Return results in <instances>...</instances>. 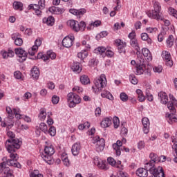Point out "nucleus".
<instances>
[{
    "instance_id": "1",
    "label": "nucleus",
    "mask_w": 177,
    "mask_h": 177,
    "mask_svg": "<svg viewBox=\"0 0 177 177\" xmlns=\"http://www.w3.org/2000/svg\"><path fill=\"white\" fill-rule=\"evenodd\" d=\"M7 136L10 138L6 140V147L7 151L9 153V156L10 159L7 160V162L10 167H15V168H21V165L17 162L19 160V155L16 153V149H20V145L21 142L17 139L15 138V133L12 131H8Z\"/></svg>"
},
{
    "instance_id": "2",
    "label": "nucleus",
    "mask_w": 177,
    "mask_h": 177,
    "mask_svg": "<svg viewBox=\"0 0 177 177\" xmlns=\"http://www.w3.org/2000/svg\"><path fill=\"white\" fill-rule=\"evenodd\" d=\"M156 162L151 160L145 163V169L149 171L150 175L149 177H165L162 167L160 166L156 167Z\"/></svg>"
},
{
    "instance_id": "3",
    "label": "nucleus",
    "mask_w": 177,
    "mask_h": 177,
    "mask_svg": "<svg viewBox=\"0 0 177 177\" xmlns=\"http://www.w3.org/2000/svg\"><path fill=\"white\" fill-rule=\"evenodd\" d=\"M153 10L147 12V15L149 19H153L159 21V20H164V16L161 13V4L158 1H154L153 3Z\"/></svg>"
},
{
    "instance_id": "4",
    "label": "nucleus",
    "mask_w": 177,
    "mask_h": 177,
    "mask_svg": "<svg viewBox=\"0 0 177 177\" xmlns=\"http://www.w3.org/2000/svg\"><path fill=\"white\" fill-rule=\"evenodd\" d=\"M94 86H92V89L95 93H99L103 88H106L107 86V79L106 75L102 74L99 77L94 80Z\"/></svg>"
},
{
    "instance_id": "5",
    "label": "nucleus",
    "mask_w": 177,
    "mask_h": 177,
    "mask_svg": "<svg viewBox=\"0 0 177 177\" xmlns=\"http://www.w3.org/2000/svg\"><path fill=\"white\" fill-rule=\"evenodd\" d=\"M46 145H45L44 148V153L41 155V158H43L45 162L47 164H52V160H53V156L55 154V147L52 144H48V142H46Z\"/></svg>"
},
{
    "instance_id": "6",
    "label": "nucleus",
    "mask_w": 177,
    "mask_h": 177,
    "mask_svg": "<svg viewBox=\"0 0 177 177\" xmlns=\"http://www.w3.org/2000/svg\"><path fill=\"white\" fill-rule=\"evenodd\" d=\"M67 26L75 32H80V31L82 32L86 28V23L84 21L78 22V21L70 19L67 21Z\"/></svg>"
},
{
    "instance_id": "7",
    "label": "nucleus",
    "mask_w": 177,
    "mask_h": 177,
    "mask_svg": "<svg viewBox=\"0 0 177 177\" xmlns=\"http://www.w3.org/2000/svg\"><path fill=\"white\" fill-rule=\"evenodd\" d=\"M66 97L68 107H70V109H74L77 104H80V103H81V97H80L76 93L71 92L68 93Z\"/></svg>"
},
{
    "instance_id": "8",
    "label": "nucleus",
    "mask_w": 177,
    "mask_h": 177,
    "mask_svg": "<svg viewBox=\"0 0 177 177\" xmlns=\"http://www.w3.org/2000/svg\"><path fill=\"white\" fill-rule=\"evenodd\" d=\"M112 147L117 157L121 156V151H122V150H124L126 153H129V148H126L122 146V142L120 140H117L116 143L113 144Z\"/></svg>"
},
{
    "instance_id": "9",
    "label": "nucleus",
    "mask_w": 177,
    "mask_h": 177,
    "mask_svg": "<svg viewBox=\"0 0 177 177\" xmlns=\"http://www.w3.org/2000/svg\"><path fill=\"white\" fill-rule=\"evenodd\" d=\"M93 142L95 143V150L97 153H100V151H103V150H104V146H106V144L104 138L95 137Z\"/></svg>"
},
{
    "instance_id": "10",
    "label": "nucleus",
    "mask_w": 177,
    "mask_h": 177,
    "mask_svg": "<svg viewBox=\"0 0 177 177\" xmlns=\"http://www.w3.org/2000/svg\"><path fill=\"white\" fill-rule=\"evenodd\" d=\"M15 55H17L18 57L17 60L18 62H19V63H23V62H26V60L27 59V56L28 55V53H27L26 50H24L21 48H18L15 49Z\"/></svg>"
},
{
    "instance_id": "11",
    "label": "nucleus",
    "mask_w": 177,
    "mask_h": 177,
    "mask_svg": "<svg viewBox=\"0 0 177 177\" xmlns=\"http://www.w3.org/2000/svg\"><path fill=\"white\" fill-rule=\"evenodd\" d=\"M162 58L166 62V66L168 67H172L174 66V62H172V58L171 57V53L167 50L162 52Z\"/></svg>"
},
{
    "instance_id": "12",
    "label": "nucleus",
    "mask_w": 177,
    "mask_h": 177,
    "mask_svg": "<svg viewBox=\"0 0 177 177\" xmlns=\"http://www.w3.org/2000/svg\"><path fill=\"white\" fill-rule=\"evenodd\" d=\"M6 164H8V160L0 163V173L4 172L6 177H15L13 174H12V171H10V169L9 167H6Z\"/></svg>"
},
{
    "instance_id": "13",
    "label": "nucleus",
    "mask_w": 177,
    "mask_h": 177,
    "mask_svg": "<svg viewBox=\"0 0 177 177\" xmlns=\"http://www.w3.org/2000/svg\"><path fill=\"white\" fill-rule=\"evenodd\" d=\"M42 45V39L37 38L35 41V45L31 48V49L28 50V53L30 56H34L35 53L38 50V48Z\"/></svg>"
},
{
    "instance_id": "14",
    "label": "nucleus",
    "mask_w": 177,
    "mask_h": 177,
    "mask_svg": "<svg viewBox=\"0 0 177 177\" xmlns=\"http://www.w3.org/2000/svg\"><path fill=\"white\" fill-rule=\"evenodd\" d=\"M75 38L73 35L66 36L62 40V45L64 48H71Z\"/></svg>"
},
{
    "instance_id": "15",
    "label": "nucleus",
    "mask_w": 177,
    "mask_h": 177,
    "mask_svg": "<svg viewBox=\"0 0 177 177\" xmlns=\"http://www.w3.org/2000/svg\"><path fill=\"white\" fill-rule=\"evenodd\" d=\"M142 131L145 135L150 132V120L147 118H143L142 120Z\"/></svg>"
},
{
    "instance_id": "16",
    "label": "nucleus",
    "mask_w": 177,
    "mask_h": 177,
    "mask_svg": "<svg viewBox=\"0 0 177 177\" xmlns=\"http://www.w3.org/2000/svg\"><path fill=\"white\" fill-rule=\"evenodd\" d=\"M115 46H117L118 49H119L120 53H122L123 48L127 47V42L121 40L120 39H117L115 40Z\"/></svg>"
},
{
    "instance_id": "17",
    "label": "nucleus",
    "mask_w": 177,
    "mask_h": 177,
    "mask_svg": "<svg viewBox=\"0 0 177 177\" xmlns=\"http://www.w3.org/2000/svg\"><path fill=\"white\" fill-rule=\"evenodd\" d=\"M142 53L147 62H151V60H153L151 53H150V50L148 48H143L142 49Z\"/></svg>"
},
{
    "instance_id": "18",
    "label": "nucleus",
    "mask_w": 177,
    "mask_h": 177,
    "mask_svg": "<svg viewBox=\"0 0 177 177\" xmlns=\"http://www.w3.org/2000/svg\"><path fill=\"white\" fill-rule=\"evenodd\" d=\"M145 59L142 57H140V64L136 65V74L137 75H142L145 73V69H143V62Z\"/></svg>"
},
{
    "instance_id": "19",
    "label": "nucleus",
    "mask_w": 177,
    "mask_h": 177,
    "mask_svg": "<svg viewBox=\"0 0 177 177\" xmlns=\"http://www.w3.org/2000/svg\"><path fill=\"white\" fill-rule=\"evenodd\" d=\"M136 174L139 177H147L149 176V170L145 169V167H141L137 169Z\"/></svg>"
},
{
    "instance_id": "20",
    "label": "nucleus",
    "mask_w": 177,
    "mask_h": 177,
    "mask_svg": "<svg viewBox=\"0 0 177 177\" xmlns=\"http://www.w3.org/2000/svg\"><path fill=\"white\" fill-rule=\"evenodd\" d=\"M130 45L136 49V55H140V47L139 46V42L138 41V39H133L130 40Z\"/></svg>"
},
{
    "instance_id": "21",
    "label": "nucleus",
    "mask_w": 177,
    "mask_h": 177,
    "mask_svg": "<svg viewBox=\"0 0 177 177\" xmlns=\"http://www.w3.org/2000/svg\"><path fill=\"white\" fill-rule=\"evenodd\" d=\"M69 12L72 15L77 16V17H81V16H83L84 15H85V13H86V10L85 9H70Z\"/></svg>"
},
{
    "instance_id": "22",
    "label": "nucleus",
    "mask_w": 177,
    "mask_h": 177,
    "mask_svg": "<svg viewBox=\"0 0 177 177\" xmlns=\"http://www.w3.org/2000/svg\"><path fill=\"white\" fill-rule=\"evenodd\" d=\"M113 124V118H105L101 122V127L102 128H109V127L111 126Z\"/></svg>"
},
{
    "instance_id": "23",
    "label": "nucleus",
    "mask_w": 177,
    "mask_h": 177,
    "mask_svg": "<svg viewBox=\"0 0 177 177\" xmlns=\"http://www.w3.org/2000/svg\"><path fill=\"white\" fill-rule=\"evenodd\" d=\"M71 70L75 73L80 74V73L82 71V66H81V64L78 62H73L71 66Z\"/></svg>"
},
{
    "instance_id": "24",
    "label": "nucleus",
    "mask_w": 177,
    "mask_h": 177,
    "mask_svg": "<svg viewBox=\"0 0 177 177\" xmlns=\"http://www.w3.org/2000/svg\"><path fill=\"white\" fill-rule=\"evenodd\" d=\"M72 154L73 156H78L80 151L81 150V144L76 142L72 146Z\"/></svg>"
},
{
    "instance_id": "25",
    "label": "nucleus",
    "mask_w": 177,
    "mask_h": 177,
    "mask_svg": "<svg viewBox=\"0 0 177 177\" xmlns=\"http://www.w3.org/2000/svg\"><path fill=\"white\" fill-rule=\"evenodd\" d=\"M158 97L160 99V103L162 104H167L168 103V95L165 92H160L158 93Z\"/></svg>"
},
{
    "instance_id": "26",
    "label": "nucleus",
    "mask_w": 177,
    "mask_h": 177,
    "mask_svg": "<svg viewBox=\"0 0 177 177\" xmlns=\"http://www.w3.org/2000/svg\"><path fill=\"white\" fill-rule=\"evenodd\" d=\"M30 75L33 80H38L39 78V69L37 66L33 67L30 71Z\"/></svg>"
},
{
    "instance_id": "27",
    "label": "nucleus",
    "mask_w": 177,
    "mask_h": 177,
    "mask_svg": "<svg viewBox=\"0 0 177 177\" xmlns=\"http://www.w3.org/2000/svg\"><path fill=\"white\" fill-rule=\"evenodd\" d=\"M12 39L15 41V44L17 46H21L23 45V39L19 37V34L16 33L12 37Z\"/></svg>"
},
{
    "instance_id": "28",
    "label": "nucleus",
    "mask_w": 177,
    "mask_h": 177,
    "mask_svg": "<svg viewBox=\"0 0 177 177\" xmlns=\"http://www.w3.org/2000/svg\"><path fill=\"white\" fill-rule=\"evenodd\" d=\"M37 131H41V132H44L46 135H48V125H46V123L41 122L39 124V127H36Z\"/></svg>"
},
{
    "instance_id": "29",
    "label": "nucleus",
    "mask_w": 177,
    "mask_h": 177,
    "mask_svg": "<svg viewBox=\"0 0 177 177\" xmlns=\"http://www.w3.org/2000/svg\"><path fill=\"white\" fill-rule=\"evenodd\" d=\"M43 23L47 24V26H52L55 24V18L52 16H50L48 18L45 17L43 19Z\"/></svg>"
},
{
    "instance_id": "30",
    "label": "nucleus",
    "mask_w": 177,
    "mask_h": 177,
    "mask_svg": "<svg viewBox=\"0 0 177 177\" xmlns=\"http://www.w3.org/2000/svg\"><path fill=\"white\" fill-rule=\"evenodd\" d=\"M2 56L3 59H8V57H13L15 56V52L12 50H8L7 51H2Z\"/></svg>"
},
{
    "instance_id": "31",
    "label": "nucleus",
    "mask_w": 177,
    "mask_h": 177,
    "mask_svg": "<svg viewBox=\"0 0 177 177\" xmlns=\"http://www.w3.org/2000/svg\"><path fill=\"white\" fill-rule=\"evenodd\" d=\"M101 96L102 97H104L105 99H109V100H114V97L113 96L111 93H110V91H104L101 93Z\"/></svg>"
},
{
    "instance_id": "32",
    "label": "nucleus",
    "mask_w": 177,
    "mask_h": 177,
    "mask_svg": "<svg viewBox=\"0 0 177 177\" xmlns=\"http://www.w3.org/2000/svg\"><path fill=\"white\" fill-rule=\"evenodd\" d=\"M88 55V51H86V50H82L77 53V57L78 59H80L82 62H84V59H86Z\"/></svg>"
},
{
    "instance_id": "33",
    "label": "nucleus",
    "mask_w": 177,
    "mask_h": 177,
    "mask_svg": "<svg viewBox=\"0 0 177 177\" xmlns=\"http://www.w3.org/2000/svg\"><path fill=\"white\" fill-rule=\"evenodd\" d=\"M62 160L65 167H70V160L68 159V156H67V153H64L62 154Z\"/></svg>"
},
{
    "instance_id": "34",
    "label": "nucleus",
    "mask_w": 177,
    "mask_h": 177,
    "mask_svg": "<svg viewBox=\"0 0 177 177\" xmlns=\"http://www.w3.org/2000/svg\"><path fill=\"white\" fill-rule=\"evenodd\" d=\"M46 110L45 109H41L39 114V119L40 121H45L46 119Z\"/></svg>"
},
{
    "instance_id": "35",
    "label": "nucleus",
    "mask_w": 177,
    "mask_h": 177,
    "mask_svg": "<svg viewBox=\"0 0 177 177\" xmlns=\"http://www.w3.org/2000/svg\"><path fill=\"white\" fill-rule=\"evenodd\" d=\"M80 82L83 85H88V84L91 82V80H89V77H88V75H83L80 77Z\"/></svg>"
},
{
    "instance_id": "36",
    "label": "nucleus",
    "mask_w": 177,
    "mask_h": 177,
    "mask_svg": "<svg viewBox=\"0 0 177 177\" xmlns=\"http://www.w3.org/2000/svg\"><path fill=\"white\" fill-rule=\"evenodd\" d=\"M12 6L15 10H23V3L20 1H14Z\"/></svg>"
},
{
    "instance_id": "37",
    "label": "nucleus",
    "mask_w": 177,
    "mask_h": 177,
    "mask_svg": "<svg viewBox=\"0 0 177 177\" xmlns=\"http://www.w3.org/2000/svg\"><path fill=\"white\" fill-rule=\"evenodd\" d=\"M90 127L91 123H89V122H85L84 123L79 124L78 129H80V131H84V129H88Z\"/></svg>"
},
{
    "instance_id": "38",
    "label": "nucleus",
    "mask_w": 177,
    "mask_h": 177,
    "mask_svg": "<svg viewBox=\"0 0 177 177\" xmlns=\"http://www.w3.org/2000/svg\"><path fill=\"white\" fill-rule=\"evenodd\" d=\"M13 118H15V116H13L12 118L8 117L6 118L5 122H6V124H7L8 128H12L15 124Z\"/></svg>"
},
{
    "instance_id": "39",
    "label": "nucleus",
    "mask_w": 177,
    "mask_h": 177,
    "mask_svg": "<svg viewBox=\"0 0 177 177\" xmlns=\"http://www.w3.org/2000/svg\"><path fill=\"white\" fill-rule=\"evenodd\" d=\"M171 114L167 115V118H169V123L172 124V122H177V116L174 115L175 113H173L172 111H171Z\"/></svg>"
},
{
    "instance_id": "40",
    "label": "nucleus",
    "mask_w": 177,
    "mask_h": 177,
    "mask_svg": "<svg viewBox=\"0 0 177 177\" xmlns=\"http://www.w3.org/2000/svg\"><path fill=\"white\" fill-rule=\"evenodd\" d=\"M100 21H95L94 22H91L88 26H87V30H93L95 27H99L100 26Z\"/></svg>"
},
{
    "instance_id": "41",
    "label": "nucleus",
    "mask_w": 177,
    "mask_h": 177,
    "mask_svg": "<svg viewBox=\"0 0 177 177\" xmlns=\"http://www.w3.org/2000/svg\"><path fill=\"white\" fill-rule=\"evenodd\" d=\"M106 49L104 46H100L97 47L94 50V53H96L97 55H103L106 52Z\"/></svg>"
},
{
    "instance_id": "42",
    "label": "nucleus",
    "mask_w": 177,
    "mask_h": 177,
    "mask_svg": "<svg viewBox=\"0 0 177 177\" xmlns=\"http://www.w3.org/2000/svg\"><path fill=\"white\" fill-rule=\"evenodd\" d=\"M149 158L151 159L149 161L157 164V162L158 161V155L152 152L149 154Z\"/></svg>"
},
{
    "instance_id": "43",
    "label": "nucleus",
    "mask_w": 177,
    "mask_h": 177,
    "mask_svg": "<svg viewBox=\"0 0 177 177\" xmlns=\"http://www.w3.org/2000/svg\"><path fill=\"white\" fill-rule=\"evenodd\" d=\"M166 42L168 48H171V46H174V35H169V37L167 39Z\"/></svg>"
},
{
    "instance_id": "44",
    "label": "nucleus",
    "mask_w": 177,
    "mask_h": 177,
    "mask_svg": "<svg viewBox=\"0 0 177 177\" xmlns=\"http://www.w3.org/2000/svg\"><path fill=\"white\" fill-rule=\"evenodd\" d=\"M129 80L133 85H137L138 82H139V80L138 78H136V76L135 75H129Z\"/></svg>"
},
{
    "instance_id": "45",
    "label": "nucleus",
    "mask_w": 177,
    "mask_h": 177,
    "mask_svg": "<svg viewBox=\"0 0 177 177\" xmlns=\"http://www.w3.org/2000/svg\"><path fill=\"white\" fill-rule=\"evenodd\" d=\"M113 127L115 129H117V128L120 127V119L118 118V117L115 116L113 118Z\"/></svg>"
},
{
    "instance_id": "46",
    "label": "nucleus",
    "mask_w": 177,
    "mask_h": 177,
    "mask_svg": "<svg viewBox=\"0 0 177 177\" xmlns=\"http://www.w3.org/2000/svg\"><path fill=\"white\" fill-rule=\"evenodd\" d=\"M37 58L38 59H42L44 62H46V60H49V56L48 55V53L46 55H43L42 53H39L37 55Z\"/></svg>"
},
{
    "instance_id": "47",
    "label": "nucleus",
    "mask_w": 177,
    "mask_h": 177,
    "mask_svg": "<svg viewBox=\"0 0 177 177\" xmlns=\"http://www.w3.org/2000/svg\"><path fill=\"white\" fill-rule=\"evenodd\" d=\"M48 133H49L50 136H55L56 135V127L53 126L50 127L48 130Z\"/></svg>"
},
{
    "instance_id": "48",
    "label": "nucleus",
    "mask_w": 177,
    "mask_h": 177,
    "mask_svg": "<svg viewBox=\"0 0 177 177\" xmlns=\"http://www.w3.org/2000/svg\"><path fill=\"white\" fill-rule=\"evenodd\" d=\"M107 162L109 165H111L112 167H115L117 164L115 160L111 157L107 158Z\"/></svg>"
},
{
    "instance_id": "49",
    "label": "nucleus",
    "mask_w": 177,
    "mask_h": 177,
    "mask_svg": "<svg viewBox=\"0 0 177 177\" xmlns=\"http://www.w3.org/2000/svg\"><path fill=\"white\" fill-rule=\"evenodd\" d=\"M146 97L149 102H153L154 100V97H153V95L150 93L149 90H146Z\"/></svg>"
},
{
    "instance_id": "50",
    "label": "nucleus",
    "mask_w": 177,
    "mask_h": 177,
    "mask_svg": "<svg viewBox=\"0 0 177 177\" xmlns=\"http://www.w3.org/2000/svg\"><path fill=\"white\" fill-rule=\"evenodd\" d=\"M47 55L48 59H51V60H55V59H56V53H53L52 50L47 51Z\"/></svg>"
},
{
    "instance_id": "51",
    "label": "nucleus",
    "mask_w": 177,
    "mask_h": 177,
    "mask_svg": "<svg viewBox=\"0 0 177 177\" xmlns=\"http://www.w3.org/2000/svg\"><path fill=\"white\" fill-rule=\"evenodd\" d=\"M30 177H44V175L41 174H39V171L35 170L33 172H32L30 175Z\"/></svg>"
},
{
    "instance_id": "52",
    "label": "nucleus",
    "mask_w": 177,
    "mask_h": 177,
    "mask_svg": "<svg viewBox=\"0 0 177 177\" xmlns=\"http://www.w3.org/2000/svg\"><path fill=\"white\" fill-rule=\"evenodd\" d=\"M14 77L16 80H23V74L19 71L14 72Z\"/></svg>"
},
{
    "instance_id": "53",
    "label": "nucleus",
    "mask_w": 177,
    "mask_h": 177,
    "mask_svg": "<svg viewBox=\"0 0 177 177\" xmlns=\"http://www.w3.org/2000/svg\"><path fill=\"white\" fill-rule=\"evenodd\" d=\"M120 100L122 102H128V95L125 93H121L120 95Z\"/></svg>"
},
{
    "instance_id": "54",
    "label": "nucleus",
    "mask_w": 177,
    "mask_h": 177,
    "mask_svg": "<svg viewBox=\"0 0 177 177\" xmlns=\"http://www.w3.org/2000/svg\"><path fill=\"white\" fill-rule=\"evenodd\" d=\"M6 113L7 114H8V117H15V114H13V111L12 110V108H10V106L6 107Z\"/></svg>"
},
{
    "instance_id": "55",
    "label": "nucleus",
    "mask_w": 177,
    "mask_h": 177,
    "mask_svg": "<svg viewBox=\"0 0 177 177\" xmlns=\"http://www.w3.org/2000/svg\"><path fill=\"white\" fill-rule=\"evenodd\" d=\"M158 30V29L156 27H148L146 28V31L148 32L149 34H153V32H156Z\"/></svg>"
},
{
    "instance_id": "56",
    "label": "nucleus",
    "mask_w": 177,
    "mask_h": 177,
    "mask_svg": "<svg viewBox=\"0 0 177 177\" xmlns=\"http://www.w3.org/2000/svg\"><path fill=\"white\" fill-rule=\"evenodd\" d=\"M97 167H98V168H100V169H107L106 164H104V162H103V161L102 160L99 162L98 164H97Z\"/></svg>"
},
{
    "instance_id": "57",
    "label": "nucleus",
    "mask_w": 177,
    "mask_h": 177,
    "mask_svg": "<svg viewBox=\"0 0 177 177\" xmlns=\"http://www.w3.org/2000/svg\"><path fill=\"white\" fill-rule=\"evenodd\" d=\"M97 63H99V61L95 58L91 59L89 62L90 66H93V67L97 66Z\"/></svg>"
},
{
    "instance_id": "58",
    "label": "nucleus",
    "mask_w": 177,
    "mask_h": 177,
    "mask_svg": "<svg viewBox=\"0 0 177 177\" xmlns=\"http://www.w3.org/2000/svg\"><path fill=\"white\" fill-rule=\"evenodd\" d=\"M59 100H60V98L57 95H53L52 97V103L53 104H57L59 103Z\"/></svg>"
},
{
    "instance_id": "59",
    "label": "nucleus",
    "mask_w": 177,
    "mask_h": 177,
    "mask_svg": "<svg viewBox=\"0 0 177 177\" xmlns=\"http://www.w3.org/2000/svg\"><path fill=\"white\" fill-rule=\"evenodd\" d=\"M128 38H129L130 41L132 39H136V32H135V31H132L128 35Z\"/></svg>"
},
{
    "instance_id": "60",
    "label": "nucleus",
    "mask_w": 177,
    "mask_h": 177,
    "mask_svg": "<svg viewBox=\"0 0 177 177\" xmlns=\"http://www.w3.org/2000/svg\"><path fill=\"white\" fill-rule=\"evenodd\" d=\"M73 92H77V93H82V91H84V89L82 88V87H80L78 86H75L73 88Z\"/></svg>"
},
{
    "instance_id": "61",
    "label": "nucleus",
    "mask_w": 177,
    "mask_h": 177,
    "mask_svg": "<svg viewBox=\"0 0 177 177\" xmlns=\"http://www.w3.org/2000/svg\"><path fill=\"white\" fill-rule=\"evenodd\" d=\"M95 114L96 117H100L102 114V109L100 107H97L95 110Z\"/></svg>"
},
{
    "instance_id": "62",
    "label": "nucleus",
    "mask_w": 177,
    "mask_h": 177,
    "mask_svg": "<svg viewBox=\"0 0 177 177\" xmlns=\"http://www.w3.org/2000/svg\"><path fill=\"white\" fill-rule=\"evenodd\" d=\"M105 55L107 57H113L114 56V52L111 51V50H106Z\"/></svg>"
},
{
    "instance_id": "63",
    "label": "nucleus",
    "mask_w": 177,
    "mask_h": 177,
    "mask_svg": "<svg viewBox=\"0 0 177 177\" xmlns=\"http://www.w3.org/2000/svg\"><path fill=\"white\" fill-rule=\"evenodd\" d=\"M141 39L142 41H147L149 39V35L146 32H143L141 34Z\"/></svg>"
},
{
    "instance_id": "64",
    "label": "nucleus",
    "mask_w": 177,
    "mask_h": 177,
    "mask_svg": "<svg viewBox=\"0 0 177 177\" xmlns=\"http://www.w3.org/2000/svg\"><path fill=\"white\" fill-rule=\"evenodd\" d=\"M154 73H161L162 71V66H158L153 68Z\"/></svg>"
}]
</instances>
